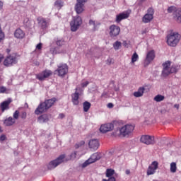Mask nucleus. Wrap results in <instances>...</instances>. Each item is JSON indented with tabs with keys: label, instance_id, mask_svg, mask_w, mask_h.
<instances>
[{
	"label": "nucleus",
	"instance_id": "cd10ccee",
	"mask_svg": "<svg viewBox=\"0 0 181 181\" xmlns=\"http://www.w3.org/2000/svg\"><path fill=\"white\" fill-rule=\"evenodd\" d=\"M84 112H88V110L91 107V103L90 102L86 101L83 104Z\"/></svg>",
	"mask_w": 181,
	"mask_h": 181
},
{
	"label": "nucleus",
	"instance_id": "dca6fc26",
	"mask_svg": "<svg viewBox=\"0 0 181 181\" xmlns=\"http://www.w3.org/2000/svg\"><path fill=\"white\" fill-rule=\"evenodd\" d=\"M112 129H114V124L112 123L102 124L100 128V131L103 132V134L110 132V131H112Z\"/></svg>",
	"mask_w": 181,
	"mask_h": 181
},
{
	"label": "nucleus",
	"instance_id": "ea45409f",
	"mask_svg": "<svg viewBox=\"0 0 181 181\" xmlns=\"http://www.w3.org/2000/svg\"><path fill=\"white\" fill-rule=\"evenodd\" d=\"M13 119H18L19 118V110H16L13 115Z\"/></svg>",
	"mask_w": 181,
	"mask_h": 181
},
{
	"label": "nucleus",
	"instance_id": "8fccbe9b",
	"mask_svg": "<svg viewBox=\"0 0 181 181\" xmlns=\"http://www.w3.org/2000/svg\"><path fill=\"white\" fill-rule=\"evenodd\" d=\"M113 107H114V104L112 103L107 104V108H113Z\"/></svg>",
	"mask_w": 181,
	"mask_h": 181
},
{
	"label": "nucleus",
	"instance_id": "aec40b11",
	"mask_svg": "<svg viewBox=\"0 0 181 181\" xmlns=\"http://www.w3.org/2000/svg\"><path fill=\"white\" fill-rule=\"evenodd\" d=\"M75 11L76 13H78V15H80V13H83V12H84V4L76 2L75 5Z\"/></svg>",
	"mask_w": 181,
	"mask_h": 181
},
{
	"label": "nucleus",
	"instance_id": "6e6d98bb",
	"mask_svg": "<svg viewBox=\"0 0 181 181\" xmlns=\"http://www.w3.org/2000/svg\"><path fill=\"white\" fill-rule=\"evenodd\" d=\"M4 6V3L0 1V9H2V7Z\"/></svg>",
	"mask_w": 181,
	"mask_h": 181
},
{
	"label": "nucleus",
	"instance_id": "a18cd8bd",
	"mask_svg": "<svg viewBox=\"0 0 181 181\" xmlns=\"http://www.w3.org/2000/svg\"><path fill=\"white\" fill-rule=\"evenodd\" d=\"M26 112H23L21 115V118H22L23 119H25L26 118Z\"/></svg>",
	"mask_w": 181,
	"mask_h": 181
},
{
	"label": "nucleus",
	"instance_id": "49530a36",
	"mask_svg": "<svg viewBox=\"0 0 181 181\" xmlns=\"http://www.w3.org/2000/svg\"><path fill=\"white\" fill-rule=\"evenodd\" d=\"M5 139H6V136H5L4 134H2V135L0 136V141H1V142H3V141H5Z\"/></svg>",
	"mask_w": 181,
	"mask_h": 181
},
{
	"label": "nucleus",
	"instance_id": "f3484780",
	"mask_svg": "<svg viewBox=\"0 0 181 181\" xmlns=\"http://www.w3.org/2000/svg\"><path fill=\"white\" fill-rule=\"evenodd\" d=\"M11 103H12V99L8 98V100H4L0 104L1 112H5V111H8V110H9V105H11Z\"/></svg>",
	"mask_w": 181,
	"mask_h": 181
},
{
	"label": "nucleus",
	"instance_id": "412c9836",
	"mask_svg": "<svg viewBox=\"0 0 181 181\" xmlns=\"http://www.w3.org/2000/svg\"><path fill=\"white\" fill-rule=\"evenodd\" d=\"M173 18L178 22V23H180L181 22V8H177L175 11L173 13Z\"/></svg>",
	"mask_w": 181,
	"mask_h": 181
},
{
	"label": "nucleus",
	"instance_id": "603ef678",
	"mask_svg": "<svg viewBox=\"0 0 181 181\" xmlns=\"http://www.w3.org/2000/svg\"><path fill=\"white\" fill-rule=\"evenodd\" d=\"M123 45L124 46V47H128V43L127 42V41H124Z\"/></svg>",
	"mask_w": 181,
	"mask_h": 181
},
{
	"label": "nucleus",
	"instance_id": "ddd939ff",
	"mask_svg": "<svg viewBox=\"0 0 181 181\" xmlns=\"http://www.w3.org/2000/svg\"><path fill=\"white\" fill-rule=\"evenodd\" d=\"M119 32H121V28L119 26L115 25H112L110 27V36L111 37H115L119 35Z\"/></svg>",
	"mask_w": 181,
	"mask_h": 181
},
{
	"label": "nucleus",
	"instance_id": "2eb2a0df",
	"mask_svg": "<svg viewBox=\"0 0 181 181\" xmlns=\"http://www.w3.org/2000/svg\"><path fill=\"white\" fill-rule=\"evenodd\" d=\"M53 73L50 70H45L40 74H38L36 77L40 81H43L45 78H47V77H50Z\"/></svg>",
	"mask_w": 181,
	"mask_h": 181
},
{
	"label": "nucleus",
	"instance_id": "79ce46f5",
	"mask_svg": "<svg viewBox=\"0 0 181 181\" xmlns=\"http://www.w3.org/2000/svg\"><path fill=\"white\" fill-rule=\"evenodd\" d=\"M76 156H77V152L74 151L70 155V159H76Z\"/></svg>",
	"mask_w": 181,
	"mask_h": 181
},
{
	"label": "nucleus",
	"instance_id": "4468645a",
	"mask_svg": "<svg viewBox=\"0 0 181 181\" xmlns=\"http://www.w3.org/2000/svg\"><path fill=\"white\" fill-rule=\"evenodd\" d=\"M38 22V25L41 27L42 29H46L50 23V20L49 18H45L43 17H38L37 19Z\"/></svg>",
	"mask_w": 181,
	"mask_h": 181
},
{
	"label": "nucleus",
	"instance_id": "4c0bfd02",
	"mask_svg": "<svg viewBox=\"0 0 181 181\" xmlns=\"http://www.w3.org/2000/svg\"><path fill=\"white\" fill-rule=\"evenodd\" d=\"M9 92L4 86L0 87V94H8Z\"/></svg>",
	"mask_w": 181,
	"mask_h": 181
},
{
	"label": "nucleus",
	"instance_id": "c9c22d12",
	"mask_svg": "<svg viewBox=\"0 0 181 181\" xmlns=\"http://www.w3.org/2000/svg\"><path fill=\"white\" fill-rule=\"evenodd\" d=\"M177 8L174 6H171L168 8V13H175V11L177 10Z\"/></svg>",
	"mask_w": 181,
	"mask_h": 181
},
{
	"label": "nucleus",
	"instance_id": "9b49d317",
	"mask_svg": "<svg viewBox=\"0 0 181 181\" xmlns=\"http://www.w3.org/2000/svg\"><path fill=\"white\" fill-rule=\"evenodd\" d=\"M153 13H155V10L152 8H149L147 10V13H146L142 18V22L144 23H149L153 19Z\"/></svg>",
	"mask_w": 181,
	"mask_h": 181
},
{
	"label": "nucleus",
	"instance_id": "13d9d810",
	"mask_svg": "<svg viewBox=\"0 0 181 181\" xmlns=\"http://www.w3.org/2000/svg\"><path fill=\"white\" fill-rule=\"evenodd\" d=\"M175 108H179V105H175Z\"/></svg>",
	"mask_w": 181,
	"mask_h": 181
},
{
	"label": "nucleus",
	"instance_id": "6ab92c4d",
	"mask_svg": "<svg viewBox=\"0 0 181 181\" xmlns=\"http://www.w3.org/2000/svg\"><path fill=\"white\" fill-rule=\"evenodd\" d=\"M129 18V13L127 11H124L122 13L118 14L116 16V22L117 23H119V22H121V21H123V19H127Z\"/></svg>",
	"mask_w": 181,
	"mask_h": 181
},
{
	"label": "nucleus",
	"instance_id": "37998d69",
	"mask_svg": "<svg viewBox=\"0 0 181 181\" xmlns=\"http://www.w3.org/2000/svg\"><path fill=\"white\" fill-rule=\"evenodd\" d=\"M102 181H116L115 177H110L108 178V180L106 179H103Z\"/></svg>",
	"mask_w": 181,
	"mask_h": 181
},
{
	"label": "nucleus",
	"instance_id": "473e14b6",
	"mask_svg": "<svg viewBox=\"0 0 181 181\" xmlns=\"http://www.w3.org/2000/svg\"><path fill=\"white\" fill-rule=\"evenodd\" d=\"M121 42L119 41H116L114 44H113V47L115 49V50H119L120 47H121Z\"/></svg>",
	"mask_w": 181,
	"mask_h": 181
},
{
	"label": "nucleus",
	"instance_id": "7ed1b4c3",
	"mask_svg": "<svg viewBox=\"0 0 181 181\" xmlns=\"http://www.w3.org/2000/svg\"><path fill=\"white\" fill-rule=\"evenodd\" d=\"M180 41V35L176 32L171 33L167 36V44L171 47H176Z\"/></svg>",
	"mask_w": 181,
	"mask_h": 181
},
{
	"label": "nucleus",
	"instance_id": "bf43d9fd",
	"mask_svg": "<svg viewBox=\"0 0 181 181\" xmlns=\"http://www.w3.org/2000/svg\"><path fill=\"white\" fill-rule=\"evenodd\" d=\"M0 132H2V129H1V126H0Z\"/></svg>",
	"mask_w": 181,
	"mask_h": 181
},
{
	"label": "nucleus",
	"instance_id": "4be33fe9",
	"mask_svg": "<svg viewBox=\"0 0 181 181\" xmlns=\"http://www.w3.org/2000/svg\"><path fill=\"white\" fill-rule=\"evenodd\" d=\"M14 36L16 39H23L25 37V32L22 29L18 28L14 33Z\"/></svg>",
	"mask_w": 181,
	"mask_h": 181
},
{
	"label": "nucleus",
	"instance_id": "a878e982",
	"mask_svg": "<svg viewBox=\"0 0 181 181\" xmlns=\"http://www.w3.org/2000/svg\"><path fill=\"white\" fill-rule=\"evenodd\" d=\"M72 103L74 104V105H78V98H79V94L77 91H76V93H74L72 95Z\"/></svg>",
	"mask_w": 181,
	"mask_h": 181
},
{
	"label": "nucleus",
	"instance_id": "1a4fd4ad",
	"mask_svg": "<svg viewBox=\"0 0 181 181\" xmlns=\"http://www.w3.org/2000/svg\"><path fill=\"white\" fill-rule=\"evenodd\" d=\"M16 63H18V58L15 55H9L4 61V64L6 67H11V66H13Z\"/></svg>",
	"mask_w": 181,
	"mask_h": 181
},
{
	"label": "nucleus",
	"instance_id": "20e7f679",
	"mask_svg": "<svg viewBox=\"0 0 181 181\" xmlns=\"http://www.w3.org/2000/svg\"><path fill=\"white\" fill-rule=\"evenodd\" d=\"M65 158L66 155H60L57 159L53 160L48 163L47 169H49V170H53V169H56L59 165H62V163L64 162Z\"/></svg>",
	"mask_w": 181,
	"mask_h": 181
},
{
	"label": "nucleus",
	"instance_id": "c85d7f7f",
	"mask_svg": "<svg viewBox=\"0 0 181 181\" xmlns=\"http://www.w3.org/2000/svg\"><path fill=\"white\" fill-rule=\"evenodd\" d=\"M170 170L171 173H176V170H177V166L176 165V163L173 162L170 163Z\"/></svg>",
	"mask_w": 181,
	"mask_h": 181
},
{
	"label": "nucleus",
	"instance_id": "5fc2aeb1",
	"mask_svg": "<svg viewBox=\"0 0 181 181\" xmlns=\"http://www.w3.org/2000/svg\"><path fill=\"white\" fill-rule=\"evenodd\" d=\"M125 173H126V175H130L131 170H126Z\"/></svg>",
	"mask_w": 181,
	"mask_h": 181
},
{
	"label": "nucleus",
	"instance_id": "e433bc0d",
	"mask_svg": "<svg viewBox=\"0 0 181 181\" xmlns=\"http://www.w3.org/2000/svg\"><path fill=\"white\" fill-rule=\"evenodd\" d=\"M139 59L138 54L136 52L134 53L132 57V63H135Z\"/></svg>",
	"mask_w": 181,
	"mask_h": 181
},
{
	"label": "nucleus",
	"instance_id": "f257e3e1",
	"mask_svg": "<svg viewBox=\"0 0 181 181\" xmlns=\"http://www.w3.org/2000/svg\"><path fill=\"white\" fill-rule=\"evenodd\" d=\"M56 103V98H52L46 100L45 102L41 103L37 108L35 110V114L39 115V114H43L46 112L49 108L52 107L53 105Z\"/></svg>",
	"mask_w": 181,
	"mask_h": 181
},
{
	"label": "nucleus",
	"instance_id": "09e8293b",
	"mask_svg": "<svg viewBox=\"0 0 181 181\" xmlns=\"http://www.w3.org/2000/svg\"><path fill=\"white\" fill-rule=\"evenodd\" d=\"M36 49H37L38 50H40L42 49V43H39L37 46H36Z\"/></svg>",
	"mask_w": 181,
	"mask_h": 181
},
{
	"label": "nucleus",
	"instance_id": "72a5a7b5",
	"mask_svg": "<svg viewBox=\"0 0 181 181\" xmlns=\"http://www.w3.org/2000/svg\"><path fill=\"white\" fill-rule=\"evenodd\" d=\"M57 46H64L66 45V41L64 39H60L56 42Z\"/></svg>",
	"mask_w": 181,
	"mask_h": 181
},
{
	"label": "nucleus",
	"instance_id": "393cba45",
	"mask_svg": "<svg viewBox=\"0 0 181 181\" xmlns=\"http://www.w3.org/2000/svg\"><path fill=\"white\" fill-rule=\"evenodd\" d=\"M40 124H45V122H49V116L47 115H42L37 119Z\"/></svg>",
	"mask_w": 181,
	"mask_h": 181
},
{
	"label": "nucleus",
	"instance_id": "f704fd0d",
	"mask_svg": "<svg viewBox=\"0 0 181 181\" xmlns=\"http://www.w3.org/2000/svg\"><path fill=\"white\" fill-rule=\"evenodd\" d=\"M91 163H93V162L91 161V160L89 158L88 160H86L81 165L82 168H87V166H88V165H91Z\"/></svg>",
	"mask_w": 181,
	"mask_h": 181
},
{
	"label": "nucleus",
	"instance_id": "a19ab883",
	"mask_svg": "<svg viewBox=\"0 0 181 181\" xmlns=\"http://www.w3.org/2000/svg\"><path fill=\"white\" fill-rule=\"evenodd\" d=\"M84 144H86V142L84 141H81L80 143L76 144L75 145V148L78 149V148H80V146H83V145H84Z\"/></svg>",
	"mask_w": 181,
	"mask_h": 181
},
{
	"label": "nucleus",
	"instance_id": "4d7b16f0",
	"mask_svg": "<svg viewBox=\"0 0 181 181\" xmlns=\"http://www.w3.org/2000/svg\"><path fill=\"white\" fill-rule=\"evenodd\" d=\"M64 117V114L63 113L59 114V118L63 119Z\"/></svg>",
	"mask_w": 181,
	"mask_h": 181
},
{
	"label": "nucleus",
	"instance_id": "7c9ffc66",
	"mask_svg": "<svg viewBox=\"0 0 181 181\" xmlns=\"http://www.w3.org/2000/svg\"><path fill=\"white\" fill-rule=\"evenodd\" d=\"M114 173H115V170L112 169H107L106 170V177H112Z\"/></svg>",
	"mask_w": 181,
	"mask_h": 181
},
{
	"label": "nucleus",
	"instance_id": "6e6552de",
	"mask_svg": "<svg viewBox=\"0 0 181 181\" xmlns=\"http://www.w3.org/2000/svg\"><path fill=\"white\" fill-rule=\"evenodd\" d=\"M155 57H156L155 50L152 49L148 51L146 53V59H144L145 67H146V66H149V64H151V63H152V62L155 60Z\"/></svg>",
	"mask_w": 181,
	"mask_h": 181
},
{
	"label": "nucleus",
	"instance_id": "de8ad7c7",
	"mask_svg": "<svg viewBox=\"0 0 181 181\" xmlns=\"http://www.w3.org/2000/svg\"><path fill=\"white\" fill-rule=\"evenodd\" d=\"M76 2H78V4H83V5H85L86 2H87V0H76Z\"/></svg>",
	"mask_w": 181,
	"mask_h": 181
},
{
	"label": "nucleus",
	"instance_id": "a211bd4d",
	"mask_svg": "<svg viewBox=\"0 0 181 181\" xmlns=\"http://www.w3.org/2000/svg\"><path fill=\"white\" fill-rule=\"evenodd\" d=\"M88 146L92 151H97L100 148V142L97 139H91L88 142Z\"/></svg>",
	"mask_w": 181,
	"mask_h": 181
},
{
	"label": "nucleus",
	"instance_id": "5701e85b",
	"mask_svg": "<svg viewBox=\"0 0 181 181\" xmlns=\"http://www.w3.org/2000/svg\"><path fill=\"white\" fill-rule=\"evenodd\" d=\"M15 122H16V121L12 117H9L4 121V124L6 127H12Z\"/></svg>",
	"mask_w": 181,
	"mask_h": 181
},
{
	"label": "nucleus",
	"instance_id": "c756f323",
	"mask_svg": "<svg viewBox=\"0 0 181 181\" xmlns=\"http://www.w3.org/2000/svg\"><path fill=\"white\" fill-rule=\"evenodd\" d=\"M163 100H165V96L162 95H157L153 98V100L156 103H160L161 101H163Z\"/></svg>",
	"mask_w": 181,
	"mask_h": 181
},
{
	"label": "nucleus",
	"instance_id": "39448f33",
	"mask_svg": "<svg viewBox=\"0 0 181 181\" xmlns=\"http://www.w3.org/2000/svg\"><path fill=\"white\" fill-rule=\"evenodd\" d=\"M135 126L132 124H126L119 129V134L121 136H129L134 132Z\"/></svg>",
	"mask_w": 181,
	"mask_h": 181
},
{
	"label": "nucleus",
	"instance_id": "9d476101",
	"mask_svg": "<svg viewBox=\"0 0 181 181\" xmlns=\"http://www.w3.org/2000/svg\"><path fill=\"white\" fill-rule=\"evenodd\" d=\"M140 141L145 145H155V137L150 135H143L140 139Z\"/></svg>",
	"mask_w": 181,
	"mask_h": 181
},
{
	"label": "nucleus",
	"instance_id": "b1692460",
	"mask_svg": "<svg viewBox=\"0 0 181 181\" xmlns=\"http://www.w3.org/2000/svg\"><path fill=\"white\" fill-rule=\"evenodd\" d=\"M89 159L92 163H94V162H97V160H100V159H101V154L99 153H94L92 156H90Z\"/></svg>",
	"mask_w": 181,
	"mask_h": 181
},
{
	"label": "nucleus",
	"instance_id": "0eeeda50",
	"mask_svg": "<svg viewBox=\"0 0 181 181\" xmlns=\"http://www.w3.org/2000/svg\"><path fill=\"white\" fill-rule=\"evenodd\" d=\"M83 23V21L81 20V17L77 16L73 18V21L71 22V30L72 32H76L78 28Z\"/></svg>",
	"mask_w": 181,
	"mask_h": 181
},
{
	"label": "nucleus",
	"instance_id": "3c124183",
	"mask_svg": "<svg viewBox=\"0 0 181 181\" xmlns=\"http://www.w3.org/2000/svg\"><path fill=\"white\" fill-rule=\"evenodd\" d=\"M160 114H166V110L165 109H162L160 111Z\"/></svg>",
	"mask_w": 181,
	"mask_h": 181
},
{
	"label": "nucleus",
	"instance_id": "680f3d73",
	"mask_svg": "<svg viewBox=\"0 0 181 181\" xmlns=\"http://www.w3.org/2000/svg\"><path fill=\"white\" fill-rule=\"evenodd\" d=\"M109 64H111V62H110Z\"/></svg>",
	"mask_w": 181,
	"mask_h": 181
},
{
	"label": "nucleus",
	"instance_id": "864d4df0",
	"mask_svg": "<svg viewBox=\"0 0 181 181\" xmlns=\"http://www.w3.org/2000/svg\"><path fill=\"white\" fill-rule=\"evenodd\" d=\"M2 60H4V55L0 54V63L2 62Z\"/></svg>",
	"mask_w": 181,
	"mask_h": 181
},
{
	"label": "nucleus",
	"instance_id": "052dcab7",
	"mask_svg": "<svg viewBox=\"0 0 181 181\" xmlns=\"http://www.w3.org/2000/svg\"><path fill=\"white\" fill-rule=\"evenodd\" d=\"M141 2H144V1H145V0H141Z\"/></svg>",
	"mask_w": 181,
	"mask_h": 181
},
{
	"label": "nucleus",
	"instance_id": "58836bf2",
	"mask_svg": "<svg viewBox=\"0 0 181 181\" xmlns=\"http://www.w3.org/2000/svg\"><path fill=\"white\" fill-rule=\"evenodd\" d=\"M54 5L56 6V8H58L59 9H60V8H62V6H63V4H62V1L60 0H57L55 1Z\"/></svg>",
	"mask_w": 181,
	"mask_h": 181
},
{
	"label": "nucleus",
	"instance_id": "bb28decb",
	"mask_svg": "<svg viewBox=\"0 0 181 181\" xmlns=\"http://www.w3.org/2000/svg\"><path fill=\"white\" fill-rule=\"evenodd\" d=\"M145 91V88L141 87L138 89V91L134 93V97H142Z\"/></svg>",
	"mask_w": 181,
	"mask_h": 181
},
{
	"label": "nucleus",
	"instance_id": "c03bdc74",
	"mask_svg": "<svg viewBox=\"0 0 181 181\" xmlns=\"http://www.w3.org/2000/svg\"><path fill=\"white\" fill-rule=\"evenodd\" d=\"M88 84H90V82H88V81H85V82H83L82 83H81V86H82V87H87V86H88Z\"/></svg>",
	"mask_w": 181,
	"mask_h": 181
},
{
	"label": "nucleus",
	"instance_id": "f8f14e48",
	"mask_svg": "<svg viewBox=\"0 0 181 181\" xmlns=\"http://www.w3.org/2000/svg\"><path fill=\"white\" fill-rule=\"evenodd\" d=\"M159 168V163L157 161H153L148 166L147 170V175L151 176V175H155L156 173V170Z\"/></svg>",
	"mask_w": 181,
	"mask_h": 181
},
{
	"label": "nucleus",
	"instance_id": "f03ea898",
	"mask_svg": "<svg viewBox=\"0 0 181 181\" xmlns=\"http://www.w3.org/2000/svg\"><path fill=\"white\" fill-rule=\"evenodd\" d=\"M171 62L170 61H166L163 64V71L162 76L163 77H168L169 74H172L173 73H177L179 71L180 66L177 65H173L170 66Z\"/></svg>",
	"mask_w": 181,
	"mask_h": 181
},
{
	"label": "nucleus",
	"instance_id": "2f4dec72",
	"mask_svg": "<svg viewBox=\"0 0 181 181\" xmlns=\"http://www.w3.org/2000/svg\"><path fill=\"white\" fill-rule=\"evenodd\" d=\"M89 25H90V26L93 27V29L96 30L97 29V26H98V25H100V23L93 21V20H90L89 21Z\"/></svg>",
	"mask_w": 181,
	"mask_h": 181
},
{
	"label": "nucleus",
	"instance_id": "423d86ee",
	"mask_svg": "<svg viewBox=\"0 0 181 181\" xmlns=\"http://www.w3.org/2000/svg\"><path fill=\"white\" fill-rule=\"evenodd\" d=\"M54 73H58L59 77H64V76L69 73V66L66 64H59L57 69L54 71Z\"/></svg>",
	"mask_w": 181,
	"mask_h": 181
}]
</instances>
